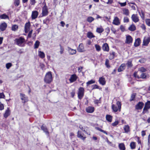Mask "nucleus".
Returning <instances> with one entry per match:
<instances>
[{"label": "nucleus", "instance_id": "nucleus-20", "mask_svg": "<svg viewBox=\"0 0 150 150\" xmlns=\"http://www.w3.org/2000/svg\"><path fill=\"white\" fill-rule=\"evenodd\" d=\"M150 42V37L147 38H144L143 40V45L144 46H148Z\"/></svg>", "mask_w": 150, "mask_h": 150}, {"label": "nucleus", "instance_id": "nucleus-16", "mask_svg": "<svg viewBox=\"0 0 150 150\" xmlns=\"http://www.w3.org/2000/svg\"><path fill=\"white\" fill-rule=\"evenodd\" d=\"M30 27V23L29 21L26 23L25 25V33H27L29 31Z\"/></svg>", "mask_w": 150, "mask_h": 150}, {"label": "nucleus", "instance_id": "nucleus-22", "mask_svg": "<svg viewBox=\"0 0 150 150\" xmlns=\"http://www.w3.org/2000/svg\"><path fill=\"white\" fill-rule=\"evenodd\" d=\"M126 65L125 63L122 64L117 69L118 72L123 71L125 69Z\"/></svg>", "mask_w": 150, "mask_h": 150}, {"label": "nucleus", "instance_id": "nucleus-55", "mask_svg": "<svg viewBox=\"0 0 150 150\" xmlns=\"http://www.w3.org/2000/svg\"><path fill=\"white\" fill-rule=\"evenodd\" d=\"M32 31L33 30H31L28 33V35L27 37V38H29L31 37L32 36Z\"/></svg>", "mask_w": 150, "mask_h": 150}, {"label": "nucleus", "instance_id": "nucleus-30", "mask_svg": "<svg viewBox=\"0 0 150 150\" xmlns=\"http://www.w3.org/2000/svg\"><path fill=\"white\" fill-rule=\"evenodd\" d=\"M124 129L125 133H127L129 132L130 129L129 125H125L124 127Z\"/></svg>", "mask_w": 150, "mask_h": 150}, {"label": "nucleus", "instance_id": "nucleus-34", "mask_svg": "<svg viewBox=\"0 0 150 150\" xmlns=\"http://www.w3.org/2000/svg\"><path fill=\"white\" fill-rule=\"evenodd\" d=\"M106 118L107 120L109 122H111L112 120V117L109 115H107L106 116Z\"/></svg>", "mask_w": 150, "mask_h": 150}, {"label": "nucleus", "instance_id": "nucleus-41", "mask_svg": "<svg viewBox=\"0 0 150 150\" xmlns=\"http://www.w3.org/2000/svg\"><path fill=\"white\" fill-rule=\"evenodd\" d=\"M105 64L106 67L108 68H109L110 67L109 64V60L108 59H106L105 60Z\"/></svg>", "mask_w": 150, "mask_h": 150}, {"label": "nucleus", "instance_id": "nucleus-52", "mask_svg": "<svg viewBox=\"0 0 150 150\" xmlns=\"http://www.w3.org/2000/svg\"><path fill=\"white\" fill-rule=\"evenodd\" d=\"M133 76L135 78L140 79V76L137 75V72L135 71L133 74Z\"/></svg>", "mask_w": 150, "mask_h": 150}, {"label": "nucleus", "instance_id": "nucleus-7", "mask_svg": "<svg viewBox=\"0 0 150 150\" xmlns=\"http://www.w3.org/2000/svg\"><path fill=\"white\" fill-rule=\"evenodd\" d=\"M48 9L47 6L46 4L42 8V16H47L48 13Z\"/></svg>", "mask_w": 150, "mask_h": 150}, {"label": "nucleus", "instance_id": "nucleus-31", "mask_svg": "<svg viewBox=\"0 0 150 150\" xmlns=\"http://www.w3.org/2000/svg\"><path fill=\"white\" fill-rule=\"evenodd\" d=\"M38 54L39 56L42 59L44 58L45 57V54L43 52H42L41 51H39Z\"/></svg>", "mask_w": 150, "mask_h": 150}, {"label": "nucleus", "instance_id": "nucleus-46", "mask_svg": "<svg viewBox=\"0 0 150 150\" xmlns=\"http://www.w3.org/2000/svg\"><path fill=\"white\" fill-rule=\"evenodd\" d=\"M94 20V18L91 16H89L87 18V21L89 23H91Z\"/></svg>", "mask_w": 150, "mask_h": 150}, {"label": "nucleus", "instance_id": "nucleus-43", "mask_svg": "<svg viewBox=\"0 0 150 150\" xmlns=\"http://www.w3.org/2000/svg\"><path fill=\"white\" fill-rule=\"evenodd\" d=\"M40 42L39 41H36L34 44V48L37 49L38 48L40 45Z\"/></svg>", "mask_w": 150, "mask_h": 150}, {"label": "nucleus", "instance_id": "nucleus-42", "mask_svg": "<svg viewBox=\"0 0 150 150\" xmlns=\"http://www.w3.org/2000/svg\"><path fill=\"white\" fill-rule=\"evenodd\" d=\"M136 96V93H133L132 94L130 98L129 99L130 101L131 102L132 101L134 100L135 99Z\"/></svg>", "mask_w": 150, "mask_h": 150}, {"label": "nucleus", "instance_id": "nucleus-56", "mask_svg": "<svg viewBox=\"0 0 150 150\" xmlns=\"http://www.w3.org/2000/svg\"><path fill=\"white\" fill-rule=\"evenodd\" d=\"M12 65L11 63H7L6 64V67L7 69H9Z\"/></svg>", "mask_w": 150, "mask_h": 150}, {"label": "nucleus", "instance_id": "nucleus-33", "mask_svg": "<svg viewBox=\"0 0 150 150\" xmlns=\"http://www.w3.org/2000/svg\"><path fill=\"white\" fill-rule=\"evenodd\" d=\"M136 143L134 142H131L130 144V146L131 149H134L136 148Z\"/></svg>", "mask_w": 150, "mask_h": 150}, {"label": "nucleus", "instance_id": "nucleus-53", "mask_svg": "<svg viewBox=\"0 0 150 150\" xmlns=\"http://www.w3.org/2000/svg\"><path fill=\"white\" fill-rule=\"evenodd\" d=\"M91 88H92V90H93L96 89H99V86L96 84L93 85L91 86Z\"/></svg>", "mask_w": 150, "mask_h": 150}, {"label": "nucleus", "instance_id": "nucleus-10", "mask_svg": "<svg viewBox=\"0 0 150 150\" xmlns=\"http://www.w3.org/2000/svg\"><path fill=\"white\" fill-rule=\"evenodd\" d=\"M78 78V76L75 74H74L71 75L69 79L70 82V83H72L75 81Z\"/></svg>", "mask_w": 150, "mask_h": 150}, {"label": "nucleus", "instance_id": "nucleus-25", "mask_svg": "<svg viewBox=\"0 0 150 150\" xmlns=\"http://www.w3.org/2000/svg\"><path fill=\"white\" fill-rule=\"evenodd\" d=\"M141 43V39L139 38H138L135 40L134 43V46L135 47H137L139 46Z\"/></svg>", "mask_w": 150, "mask_h": 150}, {"label": "nucleus", "instance_id": "nucleus-60", "mask_svg": "<svg viewBox=\"0 0 150 150\" xmlns=\"http://www.w3.org/2000/svg\"><path fill=\"white\" fill-rule=\"evenodd\" d=\"M119 122L118 121H115L114 122L112 123V125L113 126H116L118 124Z\"/></svg>", "mask_w": 150, "mask_h": 150}, {"label": "nucleus", "instance_id": "nucleus-18", "mask_svg": "<svg viewBox=\"0 0 150 150\" xmlns=\"http://www.w3.org/2000/svg\"><path fill=\"white\" fill-rule=\"evenodd\" d=\"M7 27V24L5 22H4L0 25V30L1 31H4L6 30Z\"/></svg>", "mask_w": 150, "mask_h": 150}, {"label": "nucleus", "instance_id": "nucleus-57", "mask_svg": "<svg viewBox=\"0 0 150 150\" xmlns=\"http://www.w3.org/2000/svg\"><path fill=\"white\" fill-rule=\"evenodd\" d=\"M30 4L32 5H34L36 3L35 0H30Z\"/></svg>", "mask_w": 150, "mask_h": 150}, {"label": "nucleus", "instance_id": "nucleus-62", "mask_svg": "<svg viewBox=\"0 0 150 150\" xmlns=\"http://www.w3.org/2000/svg\"><path fill=\"white\" fill-rule=\"evenodd\" d=\"M100 98L99 100H94V103L95 104H98L99 103H100L101 102L100 100Z\"/></svg>", "mask_w": 150, "mask_h": 150}, {"label": "nucleus", "instance_id": "nucleus-26", "mask_svg": "<svg viewBox=\"0 0 150 150\" xmlns=\"http://www.w3.org/2000/svg\"><path fill=\"white\" fill-rule=\"evenodd\" d=\"M10 115V111L8 108H7V110L5 111V112L4 114V117L6 118H7L8 116Z\"/></svg>", "mask_w": 150, "mask_h": 150}, {"label": "nucleus", "instance_id": "nucleus-48", "mask_svg": "<svg viewBox=\"0 0 150 150\" xmlns=\"http://www.w3.org/2000/svg\"><path fill=\"white\" fill-rule=\"evenodd\" d=\"M20 0H15L14 2V4L15 6H18L20 4Z\"/></svg>", "mask_w": 150, "mask_h": 150}, {"label": "nucleus", "instance_id": "nucleus-38", "mask_svg": "<svg viewBox=\"0 0 150 150\" xmlns=\"http://www.w3.org/2000/svg\"><path fill=\"white\" fill-rule=\"evenodd\" d=\"M123 14L126 16H128L129 14V11L128 9L124 8L122 10Z\"/></svg>", "mask_w": 150, "mask_h": 150}, {"label": "nucleus", "instance_id": "nucleus-5", "mask_svg": "<svg viewBox=\"0 0 150 150\" xmlns=\"http://www.w3.org/2000/svg\"><path fill=\"white\" fill-rule=\"evenodd\" d=\"M85 93L84 88L83 87H80L78 89L77 95L78 98L81 100L83 97Z\"/></svg>", "mask_w": 150, "mask_h": 150}, {"label": "nucleus", "instance_id": "nucleus-29", "mask_svg": "<svg viewBox=\"0 0 150 150\" xmlns=\"http://www.w3.org/2000/svg\"><path fill=\"white\" fill-rule=\"evenodd\" d=\"M136 27L133 24H132L129 27L128 29L130 31H133L136 30Z\"/></svg>", "mask_w": 150, "mask_h": 150}, {"label": "nucleus", "instance_id": "nucleus-24", "mask_svg": "<svg viewBox=\"0 0 150 150\" xmlns=\"http://www.w3.org/2000/svg\"><path fill=\"white\" fill-rule=\"evenodd\" d=\"M98 81L100 84L102 85H104L106 83V81L105 78L103 76L100 77Z\"/></svg>", "mask_w": 150, "mask_h": 150}, {"label": "nucleus", "instance_id": "nucleus-51", "mask_svg": "<svg viewBox=\"0 0 150 150\" xmlns=\"http://www.w3.org/2000/svg\"><path fill=\"white\" fill-rule=\"evenodd\" d=\"M146 73H142L140 76V79H145L146 78Z\"/></svg>", "mask_w": 150, "mask_h": 150}, {"label": "nucleus", "instance_id": "nucleus-2", "mask_svg": "<svg viewBox=\"0 0 150 150\" xmlns=\"http://www.w3.org/2000/svg\"><path fill=\"white\" fill-rule=\"evenodd\" d=\"M116 105L112 104V109L114 112H117L118 111L120 112L121 110L122 104L121 102L119 101H117L116 102Z\"/></svg>", "mask_w": 150, "mask_h": 150}, {"label": "nucleus", "instance_id": "nucleus-59", "mask_svg": "<svg viewBox=\"0 0 150 150\" xmlns=\"http://www.w3.org/2000/svg\"><path fill=\"white\" fill-rule=\"evenodd\" d=\"M60 53L61 54H62L64 52V48L61 45H60Z\"/></svg>", "mask_w": 150, "mask_h": 150}, {"label": "nucleus", "instance_id": "nucleus-37", "mask_svg": "<svg viewBox=\"0 0 150 150\" xmlns=\"http://www.w3.org/2000/svg\"><path fill=\"white\" fill-rule=\"evenodd\" d=\"M119 147L120 150H125V147L123 143H121L119 144Z\"/></svg>", "mask_w": 150, "mask_h": 150}, {"label": "nucleus", "instance_id": "nucleus-11", "mask_svg": "<svg viewBox=\"0 0 150 150\" xmlns=\"http://www.w3.org/2000/svg\"><path fill=\"white\" fill-rule=\"evenodd\" d=\"M131 18L132 21L135 23L138 22L139 21V17L137 14H132Z\"/></svg>", "mask_w": 150, "mask_h": 150}, {"label": "nucleus", "instance_id": "nucleus-36", "mask_svg": "<svg viewBox=\"0 0 150 150\" xmlns=\"http://www.w3.org/2000/svg\"><path fill=\"white\" fill-rule=\"evenodd\" d=\"M18 26L17 25L14 24L12 25L11 29L13 31H16L18 30Z\"/></svg>", "mask_w": 150, "mask_h": 150}, {"label": "nucleus", "instance_id": "nucleus-44", "mask_svg": "<svg viewBox=\"0 0 150 150\" xmlns=\"http://www.w3.org/2000/svg\"><path fill=\"white\" fill-rule=\"evenodd\" d=\"M95 47L96 51L98 52L100 51L101 50V47L98 44H95Z\"/></svg>", "mask_w": 150, "mask_h": 150}, {"label": "nucleus", "instance_id": "nucleus-15", "mask_svg": "<svg viewBox=\"0 0 150 150\" xmlns=\"http://www.w3.org/2000/svg\"><path fill=\"white\" fill-rule=\"evenodd\" d=\"M133 40L132 37L129 35H128L126 37L125 43L127 44L132 43V42Z\"/></svg>", "mask_w": 150, "mask_h": 150}, {"label": "nucleus", "instance_id": "nucleus-39", "mask_svg": "<svg viewBox=\"0 0 150 150\" xmlns=\"http://www.w3.org/2000/svg\"><path fill=\"white\" fill-rule=\"evenodd\" d=\"M104 30V29L102 27H98L96 28V31L98 33H101Z\"/></svg>", "mask_w": 150, "mask_h": 150}, {"label": "nucleus", "instance_id": "nucleus-27", "mask_svg": "<svg viewBox=\"0 0 150 150\" xmlns=\"http://www.w3.org/2000/svg\"><path fill=\"white\" fill-rule=\"evenodd\" d=\"M138 12L142 19L143 20H144L145 18V14L144 11L141 10L140 11H139Z\"/></svg>", "mask_w": 150, "mask_h": 150}, {"label": "nucleus", "instance_id": "nucleus-47", "mask_svg": "<svg viewBox=\"0 0 150 150\" xmlns=\"http://www.w3.org/2000/svg\"><path fill=\"white\" fill-rule=\"evenodd\" d=\"M70 54L71 55H73L74 54H76V50H74L70 48L69 50Z\"/></svg>", "mask_w": 150, "mask_h": 150}, {"label": "nucleus", "instance_id": "nucleus-23", "mask_svg": "<svg viewBox=\"0 0 150 150\" xmlns=\"http://www.w3.org/2000/svg\"><path fill=\"white\" fill-rule=\"evenodd\" d=\"M115 54L116 53L115 52L113 51L110 52H109V59L110 60L114 59L116 57Z\"/></svg>", "mask_w": 150, "mask_h": 150}, {"label": "nucleus", "instance_id": "nucleus-14", "mask_svg": "<svg viewBox=\"0 0 150 150\" xmlns=\"http://www.w3.org/2000/svg\"><path fill=\"white\" fill-rule=\"evenodd\" d=\"M77 50L78 52H83L85 51L84 46L83 43L79 44L77 48Z\"/></svg>", "mask_w": 150, "mask_h": 150}, {"label": "nucleus", "instance_id": "nucleus-32", "mask_svg": "<svg viewBox=\"0 0 150 150\" xmlns=\"http://www.w3.org/2000/svg\"><path fill=\"white\" fill-rule=\"evenodd\" d=\"M87 36L88 38L90 39L95 37V35H94L93 33L91 32H88L87 33Z\"/></svg>", "mask_w": 150, "mask_h": 150}, {"label": "nucleus", "instance_id": "nucleus-35", "mask_svg": "<svg viewBox=\"0 0 150 150\" xmlns=\"http://www.w3.org/2000/svg\"><path fill=\"white\" fill-rule=\"evenodd\" d=\"M0 18L1 19H9V16L5 14H3L0 15Z\"/></svg>", "mask_w": 150, "mask_h": 150}, {"label": "nucleus", "instance_id": "nucleus-6", "mask_svg": "<svg viewBox=\"0 0 150 150\" xmlns=\"http://www.w3.org/2000/svg\"><path fill=\"white\" fill-rule=\"evenodd\" d=\"M25 39L22 37H20L19 38H16L15 40V42L16 44L19 46L24 47V45H22L25 42Z\"/></svg>", "mask_w": 150, "mask_h": 150}, {"label": "nucleus", "instance_id": "nucleus-28", "mask_svg": "<svg viewBox=\"0 0 150 150\" xmlns=\"http://www.w3.org/2000/svg\"><path fill=\"white\" fill-rule=\"evenodd\" d=\"M126 65L127 67V69L131 68L133 66L132 63V60H128L127 61Z\"/></svg>", "mask_w": 150, "mask_h": 150}, {"label": "nucleus", "instance_id": "nucleus-3", "mask_svg": "<svg viewBox=\"0 0 150 150\" xmlns=\"http://www.w3.org/2000/svg\"><path fill=\"white\" fill-rule=\"evenodd\" d=\"M20 96L21 102L23 104V106H24L29 101L28 97L24 93H20Z\"/></svg>", "mask_w": 150, "mask_h": 150}, {"label": "nucleus", "instance_id": "nucleus-19", "mask_svg": "<svg viewBox=\"0 0 150 150\" xmlns=\"http://www.w3.org/2000/svg\"><path fill=\"white\" fill-rule=\"evenodd\" d=\"M41 128V129L48 136L49 135L50 133L47 128L44 124H43L42 125Z\"/></svg>", "mask_w": 150, "mask_h": 150}, {"label": "nucleus", "instance_id": "nucleus-8", "mask_svg": "<svg viewBox=\"0 0 150 150\" xmlns=\"http://www.w3.org/2000/svg\"><path fill=\"white\" fill-rule=\"evenodd\" d=\"M77 137L78 138L83 141L85 140L86 138V136L81 131L79 130L77 132Z\"/></svg>", "mask_w": 150, "mask_h": 150}, {"label": "nucleus", "instance_id": "nucleus-21", "mask_svg": "<svg viewBox=\"0 0 150 150\" xmlns=\"http://www.w3.org/2000/svg\"><path fill=\"white\" fill-rule=\"evenodd\" d=\"M86 111L89 113H93L94 111V108L93 107L88 106L86 109Z\"/></svg>", "mask_w": 150, "mask_h": 150}, {"label": "nucleus", "instance_id": "nucleus-63", "mask_svg": "<svg viewBox=\"0 0 150 150\" xmlns=\"http://www.w3.org/2000/svg\"><path fill=\"white\" fill-rule=\"evenodd\" d=\"M4 106L3 104H2L1 103V102H0V110H4Z\"/></svg>", "mask_w": 150, "mask_h": 150}, {"label": "nucleus", "instance_id": "nucleus-45", "mask_svg": "<svg viewBox=\"0 0 150 150\" xmlns=\"http://www.w3.org/2000/svg\"><path fill=\"white\" fill-rule=\"evenodd\" d=\"M95 83V81L93 80H91L86 83V86H88L89 85L94 83Z\"/></svg>", "mask_w": 150, "mask_h": 150}, {"label": "nucleus", "instance_id": "nucleus-12", "mask_svg": "<svg viewBox=\"0 0 150 150\" xmlns=\"http://www.w3.org/2000/svg\"><path fill=\"white\" fill-rule=\"evenodd\" d=\"M102 48L103 51L108 52L109 51V47L108 45L106 43L103 44Z\"/></svg>", "mask_w": 150, "mask_h": 150}, {"label": "nucleus", "instance_id": "nucleus-50", "mask_svg": "<svg viewBox=\"0 0 150 150\" xmlns=\"http://www.w3.org/2000/svg\"><path fill=\"white\" fill-rule=\"evenodd\" d=\"M139 70L141 72L143 73L146 71H147V69L144 67H142L139 69Z\"/></svg>", "mask_w": 150, "mask_h": 150}, {"label": "nucleus", "instance_id": "nucleus-49", "mask_svg": "<svg viewBox=\"0 0 150 150\" xmlns=\"http://www.w3.org/2000/svg\"><path fill=\"white\" fill-rule=\"evenodd\" d=\"M145 21L146 24L148 26L150 27V18H146Z\"/></svg>", "mask_w": 150, "mask_h": 150}, {"label": "nucleus", "instance_id": "nucleus-4", "mask_svg": "<svg viewBox=\"0 0 150 150\" xmlns=\"http://www.w3.org/2000/svg\"><path fill=\"white\" fill-rule=\"evenodd\" d=\"M150 108V101L147 100L145 103L144 107L142 112V114L149 113V110Z\"/></svg>", "mask_w": 150, "mask_h": 150}, {"label": "nucleus", "instance_id": "nucleus-40", "mask_svg": "<svg viewBox=\"0 0 150 150\" xmlns=\"http://www.w3.org/2000/svg\"><path fill=\"white\" fill-rule=\"evenodd\" d=\"M95 129L97 130L100 131L101 132H103V133L105 134L106 135H108V133L106 131L101 129L99 127H95Z\"/></svg>", "mask_w": 150, "mask_h": 150}, {"label": "nucleus", "instance_id": "nucleus-61", "mask_svg": "<svg viewBox=\"0 0 150 150\" xmlns=\"http://www.w3.org/2000/svg\"><path fill=\"white\" fill-rule=\"evenodd\" d=\"M120 29L122 32H124L125 30V26L122 25H121L120 26Z\"/></svg>", "mask_w": 150, "mask_h": 150}, {"label": "nucleus", "instance_id": "nucleus-9", "mask_svg": "<svg viewBox=\"0 0 150 150\" xmlns=\"http://www.w3.org/2000/svg\"><path fill=\"white\" fill-rule=\"evenodd\" d=\"M144 104L142 102H139L135 106V108L137 110H141L142 109Z\"/></svg>", "mask_w": 150, "mask_h": 150}, {"label": "nucleus", "instance_id": "nucleus-13", "mask_svg": "<svg viewBox=\"0 0 150 150\" xmlns=\"http://www.w3.org/2000/svg\"><path fill=\"white\" fill-rule=\"evenodd\" d=\"M39 13L37 11H34L32 12L31 18L32 20H34L37 18Z\"/></svg>", "mask_w": 150, "mask_h": 150}, {"label": "nucleus", "instance_id": "nucleus-64", "mask_svg": "<svg viewBox=\"0 0 150 150\" xmlns=\"http://www.w3.org/2000/svg\"><path fill=\"white\" fill-rule=\"evenodd\" d=\"M113 3V0H108V1L106 2L107 4H111Z\"/></svg>", "mask_w": 150, "mask_h": 150}, {"label": "nucleus", "instance_id": "nucleus-58", "mask_svg": "<svg viewBox=\"0 0 150 150\" xmlns=\"http://www.w3.org/2000/svg\"><path fill=\"white\" fill-rule=\"evenodd\" d=\"M110 31V28L109 27H108L105 29V31L107 33V35L109 33Z\"/></svg>", "mask_w": 150, "mask_h": 150}, {"label": "nucleus", "instance_id": "nucleus-54", "mask_svg": "<svg viewBox=\"0 0 150 150\" xmlns=\"http://www.w3.org/2000/svg\"><path fill=\"white\" fill-rule=\"evenodd\" d=\"M129 21V19L127 17H125L123 19L124 23H128Z\"/></svg>", "mask_w": 150, "mask_h": 150}, {"label": "nucleus", "instance_id": "nucleus-1", "mask_svg": "<svg viewBox=\"0 0 150 150\" xmlns=\"http://www.w3.org/2000/svg\"><path fill=\"white\" fill-rule=\"evenodd\" d=\"M53 80L52 76V72L50 71L47 72L45 76L44 81L46 83H50Z\"/></svg>", "mask_w": 150, "mask_h": 150}, {"label": "nucleus", "instance_id": "nucleus-17", "mask_svg": "<svg viewBox=\"0 0 150 150\" xmlns=\"http://www.w3.org/2000/svg\"><path fill=\"white\" fill-rule=\"evenodd\" d=\"M112 23L117 25H119L120 24V23L119 19L118 17L117 16L114 17V19Z\"/></svg>", "mask_w": 150, "mask_h": 150}]
</instances>
